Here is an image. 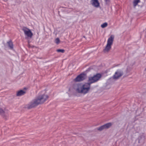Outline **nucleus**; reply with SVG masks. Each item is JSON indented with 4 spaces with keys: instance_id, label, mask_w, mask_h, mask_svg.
<instances>
[{
    "instance_id": "obj_10",
    "label": "nucleus",
    "mask_w": 146,
    "mask_h": 146,
    "mask_svg": "<svg viewBox=\"0 0 146 146\" xmlns=\"http://www.w3.org/2000/svg\"><path fill=\"white\" fill-rule=\"evenodd\" d=\"M79 84H73L72 86V87L77 92H78L77 90L78 89H80L79 88Z\"/></svg>"
},
{
    "instance_id": "obj_8",
    "label": "nucleus",
    "mask_w": 146,
    "mask_h": 146,
    "mask_svg": "<svg viewBox=\"0 0 146 146\" xmlns=\"http://www.w3.org/2000/svg\"><path fill=\"white\" fill-rule=\"evenodd\" d=\"M92 2V4L96 7H98L99 6L100 3L98 0H91Z\"/></svg>"
},
{
    "instance_id": "obj_21",
    "label": "nucleus",
    "mask_w": 146,
    "mask_h": 146,
    "mask_svg": "<svg viewBox=\"0 0 146 146\" xmlns=\"http://www.w3.org/2000/svg\"><path fill=\"white\" fill-rule=\"evenodd\" d=\"M106 2H107L109 1V0H105Z\"/></svg>"
},
{
    "instance_id": "obj_6",
    "label": "nucleus",
    "mask_w": 146,
    "mask_h": 146,
    "mask_svg": "<svg viewBox=\"0 0 146 146\" xmlns=\"http://www.w3.org/2000/svg\"><path fill=\"white\" fill-rule=\"evenodd\" d=\"M123 74V72L120 70H117L113 76V78L115 79H118Z\"/></svg>"
},
{
    "instance_id": "obj_9",
    "label": "nucleus",
    "mask_w": 146,
    "mask_h": 146,
    "mask_svg": "<svg viewBox=\"0 0 146 146\" xmlns=\"http://www.w3.org/2000/svg\"><path fill=\"white\" fill-rule=\"evenodd\" d=\"M25 93V92L23 90H21L18 91L17 93V96H21L24 95Z\"/></svg>"
},
{
    "instance_id": "obj_3",
    "label": "nucleus",
    "mask_w": 146,
    "mask_h": 146,
    "mask_svg": "<svg viewBox=\"0 0 146 146\" xmlns=\"http://www.w3.org/2000/svg\"><path fill=\"white\" fill-rule=\"evenodd\" d=\"M102 77V75L98 73L93 76L88 77V82L91 84L95 83L98 81Z\"/></svg>"
},
{
    "instance_id": "obj_2",
    "label": "nucleus",
    "mask_w": 146,
    "mask_h": 146,
    "mask_svg": "<svg viewBox=\"0 0 146 146\" xmlns=\"http://www.w3.org/2000/svg\"><path fill=\"white\" fill-rule=\"evenodd\" d=\"M91 84L89 83H86L83 84L80 89H77L78 92L79 93L86 94L87 93L90 89Z\"/></svg>"
},
{
    "instance_id": "obj_7",
    "label": "nucleus",
    "mask_w": 146,
    "mask_h": 146,
    "mask_svg": "<svg viewBox=\"0 0 146 146\" xmlns=\"http://www.w3.org/2000/svg\"><path fill=\"white\" fill-rule=\"evenodd\" d=\"M114 37V36L113 35H111L110 36L108 39L107 44L106 46H111V45H112Z\"/></svg>"
},
{
    "instance_id": "obj_15",
    "label": "nucleus",
    "mask_w": 146,
    "mask_h": 146,
    "mask_svg": "<svg viewBox=\"0 0 146 146\" xmlns=\"http://www.w3.org/2000/svg\"><path fill=\"white\" fill-rule=\"evenodd\" d=\"M107 26L108 23H107L105 22L101 25V27L102 28H104L107 27Z\"/></svg>"
},
{
    "instance_id": "obj_17",
    "label": "nucleus",
    "mask_w": 146,
    "mask_h": 146,
    "mask_svg": "<svg viewBox=\"0 0 146 146\" xmlns=\"http://www.w3.org/2000/svg\"><path fill=\"white\" fill-rule=\"evenodd\" d=\"M104 129H105L104 127V125H103L99 127L97 129L99 131H102Z\"/></svg>"
},
{
    "instance_id": "obj_5",
    "label": "nucleus",
    "mask_w": 146,
    "mask_h": 146,
    "mask_svg": "<svg viewBox=\"0 0 146 146\" xmlns=\"http://www.w3.org/2000/svg\"><path fill=\"white\" fill-rule=\"evenodd\" d=\"M86 75L84 74H81L78 75L74 80L75 82H80L84 80L85 78Z\"/></svg>"
},
{
    "instance_id": "obj_11",
    "label": "nucleus",
    "mask_w": 146,
    "mask_h": 146,
    "mask_svg": "<svg viewBox=\"0 0 146 146\" xmlns=\"http://www.w3.org/2000/svg\"><path fill=\"white\" fill-rule=\"evenodd\" d=\"M112 125V124L111 123H109L105 125H103L105 129H108Z\"/></svg>"
},
{
    "instance_id": "obj_19",
    "label": "nucleus",
    "mask_w": 146,
    "mask_h": 146,
    "mask_svg": "<svg viewBox=\"0 0 146 146\" xmlns=\"http://www.w3.org/2000/svg\"><path fill=\"white\" fill-rule=\"evenodd\" d=\"M55 42L57 44L58 43L60 42V40L59 38H56L55 40Z\"/></svg>"
},
{
    "instance_id": "obj_4",
    "label": "nucleus",
    "mask_w": 146,
    "mask_h": 146,
    "mask_svg": "<svg viewBox=\"0 0 146 146\" xmlns=\"http://www.w3.org/2000/svg\"><path fill=\"white\" fill-rule=\"evenodd\" d=\"M22 30L23 31L25 35L28 37L31 38L32 37L33 34L29 29L25 27H24L22 28Z\"/></svg>"
},
{
    "instance_id": "obj_22",
    "label": "nucleus",
    "mask_w": 146,
    "mask_h": 146,
    "mask_svg": "<svg viewBox=\"0 0 146 146\" xmlns=\"http://www.w3.org/2000/svg\"><path fill=\"white\" fill-rule=\"evenodd\" d=\"M29 48H30V47H32L33 48L34 47V46H29Z\"/></svg>"
},
{
    "instance_id": "obj_18",
    "label": "nucleus",
    "mask_w": 146,
    "mask_h": 146,
    "mask_svg": "<svg viewBox=\"0 0 146 146\" xmlns=\"http://www.w3.org/2000/svg\"><path fill=\"white\" fill-rule=\"evenodd\" d=\"M4 111L2 109L0 108V114L1 115H3L4 114Z\"/></svg>"
},
{
    "instance_id": "obj_1",
    "label": "nucleus",
    "mask_w": 146,
    "mask_h": 146,
    "mask_svg": "<svg viewBox=\"0 0 146 146\" xmlns=\"http://www.w3.org/2000/svg\"><path fill=\"white\" fill-rule=\"evenodd\" d=\"M48 98V96L45 94L38 96L28 105L27 108L29 109L35 108L39 104H43Z\"/></svg>"
},
{
    "instance_id": "obj_13",
    "label": "nucleus",
    "mask_w": 146,
    "mask_h": 146,
    "mask_svg": "<svg viewBox=\"0 0 146 146\" xmlns=\"http://www.w3.org/2000/svg\"><path fill=\"white\" fill-rule=\"evenodd\" d=\"M140 2V0H133V5L134 7H135Z\"/></svg>"
},
{
    "instance_id": "obj_12",
    "label": "nucleus",
    "mask_w": 146,
    "mask_h": 146,
    "mask_svg": "<svg viewBox=\"0 0 146 146\" xmlns=\"http://www.w3.org/2000/svg\"><path fill=\"white\" fill-rule=\"evenodd\" d=\"M111 46H106L104 50L103 51L104 52H108L110 49Z\"/></svg>"
},
{
    "instance_id": "obj_20",
    "label": "nucleus",
    "mask_w": 146,
    "mask_h": 146,
    "mask_svg": "<svg viewBox=\"0 0 146 146\" xmlns=\"http://www.w3.org/2000/svg\"><path fill=\"white\" fill-rule=\"evenodd\" d=\"M9 46V48H10L12 49L13 48V46Z\"/></svg>"
},
{
    "instance_id": "obj_16",
    "label": "nucleus",
    "mask_w": 146,
    "mask_h": 146,
    "mask_svg": "<svg viewBox=\"0 0 146 146\" xmlns=\"http://www.w3.org/2000/svg\"><path fill=\"white\" fill-rule=\"evenodd\" d=\"M56 51L58 52L63 53L64 52L65 50L64 49H58L56 50Z\"/></svg>"
},
{
    "instance_id": "obj_14",
    "label": "nucleus",
    "mask_w": 146,
    "mask_h": 146,
    "mask_svg": "<svg viewBox=\"0 0 146 146\" xmlns=\"http://www.w3.org/2000/svg\"><path fill=\"white\" fill-rule=\"evenodd\" d=\"M7 46H13V42L10 40L7 42Z\"/></svg>"
}]
</instances>
